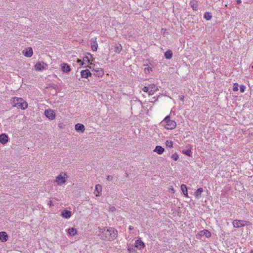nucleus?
<instances>
[{"label":"nucleus","instance_id":"obj_1","mask_svg":"<svg viewBox=\"0 0 253 253\" xmlns=\"http://www.w3.org/2000/svg\"><path fill=\"white\" fill-rule=\"evenodd\" d=\"M118 231L113 227H109L107 229L98 227V231L97 235L102 240L107 241H113L117 237Z\"/></svg>","mask_w":253,"mask_h":253},{"label":"nucleus","instance_id":"obj_2","mask_svg":"<svg viewBox=\"0 0 253 253\" xmlns=\"http://www.w3.org/2000/svg\"><path fill=\"white\" fill-rule=\"evenodd\" d=\"M12 105L18 109H21L22 110H25L28 106L27 102L22 98L19 97L13 98Z\"/></svg>","mask_w":253,"mask_h":253},{"label":"nucleus","instance_id":"obj_3","mask_svg":"<svg viewBox=\"0 0 253 253\" xmlns=\"http://www.w3.org/2000/svg\"><path fill=\"white\" fill-rule=\"evenodd\" d=\"M161 124L167 129H173L176 126V122L173 120H170L169 116H166L161 122Z\"/></svg>","mask_w":253,"mask_h":253},{"label":"nucleus","instance_id":"obj_4","mask_svg":"<svg viewBox=\"0 0 253 253\" xmlns=\"http://www.w3.org/2000/svg\"><path fill=\"white\" fill-rule=\"evenodd\" d=\"M67 175L66 173H61L55 177L54 182L58 185H62L67 181Z\"/></svg>","mask_w":253,"mask_h":253},{"label":"nucleus","instance_id":"obj_5","mask_svg":"<svg viewBox=\"0 0 253 253\" xmlns=\"http://www.w3.org/2000/svg\"><path fill=\"white\" fill-rule=\"evenodd\" d=\"M158 89L157 86L154 84L143 87V92L148 93V95H153Z\"/></svg>","mask_w":253,"mask_h":253},{"label":"nucleus","instance_id":"obj_6","mask_svg":"<svg viewBox=\"0 0 253 253\" xmlns=\"http://www.w3.org/2000/svg\"><path fill=\"white\" fill-rule=\"evenodd\" d=\"M249 222L247 221H244L241 220H234L233 221V226L235 228H239L241 227L245 226V225H247Z\"/></svg>","mask_w":253,"mask_h":253},{"label":"nucleus","instance_id":"obj_7","mask_svg":"<svg viewBox=\"0 0 253 253\" xmlns=\"http://www.w3.org/2000/svg\"><path fill=\"white\" fill-rule=\"evenodd\" d=\"M45 116L50 120H53L55 118L56 115L54 111L51 109H47L44 111V113Z\"/></svg>","mask_w":253,"mask_h":253},{"label":"nucleus","instance_id":"obj_8","mask_svg":"<svg viewBox=\"0 0 253 253\" xmlns=\"http://www.w3.org/2000/svg\"><path fill=\"white\" fill-rule=\"evenodd\" d=\"M90 45L91 49L93 51H96L98 48V43L97 42V38L96 37L93 38L90 40Z\"/></svg>","mask_w":253,"mask_h":253},{"label":"nucleus","instance_id":"obj_9","mask_svg":"<svg viewBox=\"0 0 253 253\" xmlns=\"http://www.w3.org/2000/svg\"><path fill=\"white\" fill-rule=\"evenodd\" d=\"M47 65L44 62H38L35 66L36 70L40 71L47 68Z\"/></svg>","mask_w":253,"mask_h":253},{"label":"nucleus","instance_id":"obj_10","mask_svg":"<svg viewBox=\"0 0 253 253\" xmlns=\"http://www.w3.org/2000/svg\"><path fill=\"white\" fill-rule=\"evenodd\" d=\"M23 54L24 55V56L30 57L33 55V50L31 47H29L28 48L25 49V50H23L22 51Z\"/></svg>","mask_w":253,"mask_h":253},{"label":"nucleus","instance_id":"obj_11","mask_svg":"<svg viewBox=\"0 0 253 253\" xmlns=\"http://www.w3.org/2000/svg\"><path fill=\"white\" fill-rule=\"evenodd\" d=\"M8 141V137L5 133H2L0 135V142L4 145L7 143Z\"/></svg>","mask_w":253,"mask_h":253},{"label":"nucleus","instance_id":"obj_12","mask_svg":"<svg viewBox=\"0 0 253 253\" xmlns=\"http://www.w3.org/2000/svg\"><path fill=\"white\" fill-rule=\"evenodd\" d=\"M61 70L63 72L66 73H69L71 70V68H70L69 65H68L67 63L61 64Z\"/></svg>","mask_w":253,"mask_h":253},{"label":"nucleus","instance_id":"obj_13","mask_svg":"<svg viewBox=\"0 0 253 253\" xmlns=\"http://www.w3.org/2000/svg\"><path fill=\"white\" fill-rule=\"evenodd\" d=\"M61 215L65 218H69L71 215V211L68 210H64L61 212Z\"/></svg>","mask_w":253,"mask_h":253},{"label":"nucleus","instance_id":"obj_14","mask_svg":"<svg viewBox=\"0 0 253 253\" xmlns=\"http://www.w3.org/2000/svg\"><path fill=\"white\" fill-rule=\"evenodd\" d=\"M81 77L83 78H87L91 75V73L88 69L82 71L81 72Z\"/></svg>","mask_w":253,"mask_h":253},{"label":"nucleus","instance_id":"obj_15","mask_svg":"<svg viewBox=\"0 0 253 253\" xmlns=\"http://www.w3.org/2000/svg\"><path fill=\"white\" fill-rule=\"evenodd\" d=\"M93 71L94 72V75L96 76H102L104 74L103 70L101 68H97L95 69L93 68Z\"/></svg>","mask_w":253,"mask_h":253},{"label":"nucleus","instance_id":"obj_16","mask_svg":"<svg viewBox=\"0 0 253 253\" xmlns=\"http://www.w3.org/2000/svg\"><path fill=\"white\" fill-rule=\"evenodd\" d=\"M8 240V236L5 232H0V240L2 242H5Z\"/></svg>","mask_w":253,"mask_h":253},{"label":"nucleus","instance_id":"obj_17","mask_svg":"<svg viewBox=\"0 0 253 253\" xmlns=\"http://www.w3.org/2000/svg\"><path fill=\"white\" fill-rule=\"evenodd\" d=\"M164 151V148L161 146H157L154 150V152H156L159 155L162 154Z\"/></svg>","mask_w":253,"mask_h":253},{"label":"nucleus","instance_id":"obj_18","mask_svg":"<svg viewBox=\"0 0 253 253\" xmlns=\"http://www.w3.org/2000/svg\"><path fill=\"white\" fill-rule=\"evenodd\" d=\"M68 233L71 236H74L77 234V229L75 228H70L67 230Z\"/></svg>","mask_w":253,"mask_h":253},{"label":"nucleus","instance_id":"obj_19","mask_svg":"<svg viewBox=\"0 0 253 253\" xmlns=\"http://www.w3.org/2000/svg\"><path fill=\"white\" fill-rule=\"evenodd\" d=\"M75 129L77 131H81L82 132L84 131V126L83 124H77L75 125Z\"/></svg>","mask_w":253,"mask_h":253},{"label":"nucleus","instance_id":"obj_20","mask_svg":"<svg viewBox=\"0 0 253 253\" xmlns=\"http://www.w3.org/2000/svg\"><path fill=\"white\" fill-rule=\"evenodd\" d=\"M200 235L202 236H205L207 238H209L211 236V233L208 230H203L200 231Z\"/></svg>","mask_w":253,"mask_h":253},{"label":"nucleus","instance_id":"obj_21","mask_svg":"<svg viewBox=\"0 0 253 253\" xmlns=\"http://www.w3.org/2000/svg\"><path fill=\"white\" fill-rule=\"evenodd\" d=\"M172 55L173 54L172 51L170 49H169L165 52L164 56L167 59H170L172 58Z\"/></svg>","mask_w":253,"mask_h":253},{"label":"nucleus","instance_id":"obj_22","mask_svg":"<svg viewBox=\"0 0 253 253\" xmlns=\"http://www.w3.org/2000/svg\"><path fill=\"white\" fill-rule=\"evenodd\" d=\"M181 190L182 191L184 196L186 197H188L187 187L186 185L185 184H182L181 185Z\"/></svg>","mask_w":253,"mask_h":253},{"label":"nucleus","instance_id":"obj_23","mask_svg":"<svg viewBox=\"0 0 253 253\" xmlns=\"http://www.w3.org/2000/svg\"><path fill=\"white\" fill-rule=\"evenodd\" d=\"M203 189L202 188H198L195 192V196L196 198L199 199L201 197V193L203 192Z\"/></svg>","mask_w":253,"mask_h":253},{"label":"nucleus","instance_id":"obj_24","mask_svg":"<svg viewBox=\"0 0 253 253\" xmlns=\"http://www.w3.org/2000/svg\"><path fill=\"white\" fill-rule=\"evenodd\" d=\"M197 1L196 0H191L190 2V5L194 10H197L198 9Z\"/></svg>","mask_w":253,"mask_h":253},{"label":"nucleus","instance_id":"obj_25","mask_svg":"<svg viewBox=\"0 0 253 253\" xmlns=\"http://www.w3.org/2000/svg\"><path fill=\"white\" fill-rule=\"evenodd\" d=\"M95 191L96 192L97 194H96V196L99 197L100 196V193L102 191V186L100 184H97L95 186Z\"/></svg>","mask_w":253,"mask_h":253},{"label":"nucleus","instance_id":"obj_26","mask_svg":"<svg viewBox=\"0 0 253 253\" xmlns=\"http://www.w3.org/2000/svg\"><path fill=\"white\" fill-rule=\"evenodd\" d=\"M135 247L141 250L142 247V241L141 240H138L135 242Z\"/></svg>","mask_w":253,"mask_h":253},{"label":"nucleus","instance_id":"obj_27","mask_svg":"<svg viewBox=\"0 0 253 253\" xmlns=\"http://www.w3.org/2000/svg\"><path fill=\"white\" fill-rule=\"evenodd\" d=\"M183 154L189 157L192 156V152L190 149H183L182 151Z\"/></svg>","mask_w":253,"mask_h":253},{"label":"nucleus","instance_id":"obj_28","mask_svg":"<svg viewBox=\"0 0 253 253\" xmlns=\"http://www.w3.org/2000/svg\"><path fill=\"white\" fill-rule=\"evenodd\" d=\"M212 17V15L211 13L209 12H206L204 14V18L206 19L207 20H210L211 19Z\"/></svg>","mask_w":253,"mask_h":253},{"label":"nucleus","instance_id":"obj_29","mask_svg":"<svg viewBox=\"0 0 253 253\" xmlns=\"http://www.w3.org/2000/svg\"><path fill=\"white\" fill-rule=\"evenodd\" d=\"M122 47L121 44L116 45L115 47V52L120 53L122 50Z\"/></svg>","mask_w":253,"mask_h":253},{"label":"nucleus","instance_id":"obj_30","mask_svg":"<svg viewBox=\"0 0 253 253\" xmlns=\"http://www.w3.org/2000/svg\"><path fill=\"white\" fill-rule=\"evenodd\" d=\"M143 71L146 74H149L150 72H151L152 71V68H151L149 66L145 67L143 69Z\"/></svg>","mask_w":253,"mask_h":253},{"label":"nucleus","instance_id":"obj_31","mask_svg":"<svg viewBox=\"0 0 253 253\" xmlns=\"http://www.w3.org/2000/svg\"><path fill=\"white\" fill-rule=\"evenodd\" d=\"M167 147L171 148L173 147V142L170 140H167L165 142Z\"/></svg>","mask_w":253,"mask_h":253},{"label":"nucleus","instance_id":"obj_32","mask_svg":"<svg viewBox=\"0 0 253 253\" xmlns=\"http://www.w3.org/2000/svg\"><path fill=\"white\" fill-rule=\"evenodd\" d=\"M171 158L173 160L177 161L179 158V156L176 153H175L171 155Z\"/></svg>","mask_w":253,"mask_h":253},{"label":"nucleus","instance_id":"obj_33","mask_svg":"<svg viewBox=\"0 0 253 253\" xmlns=\"http://www.w3.org/2000/svg\"><path fill=\"white\" fill-rule=\"evenodd\" d=\"M238 86H239V85H238V83H234V85H233V91H238Z\"/></svg>","mask_w":253,"mask_h":253},{"label":"nucleus","instance_id":"obj_34","mask_svg":"<svg viewBox=\"0 0 253 253\" xmlns=\"http://www.w3.org/2000/svg\"><path fill=\"white\" fill-rule=\"evenodd\" d=\"M245 89H246L245 85L242 84L240 86V91L241 92H242V93L244 92Z\"/></svg>","mask_w":253,"mask_h":253},{"label":"nucleus","instance_id":"obj_35","mask_svg":"<svg viewBox=\"0 0 253 253\" xmlns=\"http://www.w3.org/2000/svg\"><path fill=\"white\" fill-rule=\"evenodd\" d=\"M113 178V177L112 175H108L106 178L108 181H111L112 180Z\"/></svg>","mask_w":253,"mask_h":253},{"label":"nucleus","instance_id":"obj_36","mask_svg":"<svg viewBox=\"0 0 253 253\" xmlns=\"http://www.w3.org/2000/svg\"><path fill=\"white\" fill-rule=\"evenodd\" d=\"M48 205L49 206H53V203H52V201H49L48 203Z\"/></svg>","mask_w":253,"mask_h":253},{"label":"nucleus","instance_id":"obj_37","mask_svg":"<svg viewBox=\"0 0 253 253\" xmlns=\"http://www.w3.org/2000/svg\"><path fill=\"white\" fill-rule=\"evenodd\" d=\"M84 61H88V62H89V60L88 59V58L87 57H85L84 58Z\"/></svg>","mask_w":253,"mask_h":253},{"label":"nucleus","instance_id":"obj_38","mask_svg":"<svg viewBox=\"0 0 253 253\" xmlns=\"http://www.w3.org/2000/svg\"><path fill=\"white\" fill-rule=\"evenodd\" d=\"M58 126L59 127H60V128H63V124L60 123V124H58Z\"/></svg>","mask_w":253,"mask_h":253},{"label":"nucleus","instance_id":"obj_39","mask_svg":"<svg viewBox=\"0 0 253 253\" xmlns=\"http://www.w3.org/2000/svg\"><path fill=\"white\" fill-rule=\"evenodd\" d=\"M236 2H237V3L238 4H240L242 2L241 0H237Z\"/></svg>","mask_w":253,"mask_h":253},{"label":"nucleus","instance_id":"obj_40","mask_svg":"<svg viewBox=\"0 0 253 253\" xmlns=\"http://www.w3.org/2000/svg\"><path fill=\"white\" fill-rule=\"evenodd\" d=\"M110 211H113L114 210H115V208L114 207H112V208H110Z\"/></svg>","mask_w":253,"mask_h":253},{"label":"nucleus","instance_id":"obj_41","mask_svg":"<svg viewBox=\"0 0 253 253\" xmlns=\"http://www.w3.org/2000/svg\"><path fill=\"white\" fill-rule=\"evenodd\" d=\"M129 229L130 230H132V229H133V228H132L131 226H129Z\"/></svg>","mask_w":253,"mask_h":253},{"label":"nucleus","instance_id":"obj_42","mask_svg":"<svg viewBox=\"0 0 253 253\" xmlns=\"http://www.w3.org/2000/svg\"><path fill=\"white\" fill-rule=\"evenodd\" d=\"M78 62H82V61L81 60H78Z\"/></svg>","mask_w":253,"mask_h":253},{"label":"nucleus","instance_id":"obj_43","mask_svg":"<svg viewBox=\"0 0 253 253\" xmlns=\"http://www.w3.org/2000/svg\"><path fill=\"white\" fill-rule=\"evenodd\" d=\"M250 253H253V250H252Z\"/></svg>","mask_w":253,"mask_h":253},{"label":"nucleus","instance_id":"obj_44","mask_svg":"<svg viewBox=\"0 0 253 253\" xmlns=\"http://www.w3.org/2000/svg\"><path fill=\"white\" fill-rule=\"evenodd\" d=\"M143 248H144L145 247V244L144 243H143Z\"/></svg>","mask_w":253,"mask_h":253},{"label":"nucleus","instance_id":"obj_45","mask_svg":"<svg viewBox=\"0 0 253 253\" xmlns=\"http://www.w3.org/2000/svg\"><path fill=\"white\" fill-rule=\"evenodd\" d=\"M252 68L253 69V65L252 66Z\"/></svg>","mask_w":253,"mask_h":253}]
</instances>
